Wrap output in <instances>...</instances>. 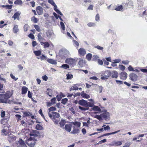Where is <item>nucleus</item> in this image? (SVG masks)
<instances>
[{
	"instance_id": "nucleus-1",
	"label": "nucleus",
	"mask_w": 147,
	"mask_h": 147,
	"mask_svg": "<svg viewBox=\"0 0 147 147\" xmlns=\"http://www.w3.org/2000/svg\"><path fill=\"white\" fill-rule=\"evenodd\" d=\"M60 57L63 58L67 57L69 55L68 51L65 49H62L60 50L59 52Z\"/></svg>"
},
{
	"instance_id": "nucleus-2",
	"label": "nucleus",
	"mask_w": 147,
	"mask_h": 147,
	"mask_svg": "<svg viewBox=\"0 0 147 147\" xmlns=\"http://www.w3.org/2000/svg\"><path fill=\"white\" fill-rule=\"evenodd\" d=\"M29 135L30 136V138H31V139L37 140L40 134L39 131L37 130H32L30 132Z\"/></svg>"
},
{
	"instance_id": "nucleus-3",
	"label": "nucleus",
	"mask_w": 147,
	"mask_h": 147,
	"mask_svg": "<svg viewBox=\"0 0 147 147\" xmlns=\"http://www.w3.org/2000/svg\"><path fill=\"white\" fill-rule=\"evenodd\" d=\"M48 115L52 119L58 118L60 117V115L59 113L54 111L48 112Z\"/></svg>"
},
{
	"instance_id": "nucleus-4",
	"label": "nucleus",
	"mask_w": 147,
	"mask_h": 147,
	"mask_svg": "<svg viewBox=\"0 0 147 147\" xmlns=\"http://www.w3.org/2000/svg\"><path fill=\"white\" fill-rule=\"evenodd\" d=\"M37 140H33L31 138H30L26 141L27 145L30 147H33L34 146L36 143V141Z\"/></svg>"
},
{
	"instance_id": "nucleus-5",
	"label": "nucleus",
	"mask_w": 147,
	"mask_h": 147,
	"mask_svg": "<svg viewBox=\"0 0 147 147\" xmlns=\"http://www.w3.org/2000/svg\"><path fill=\"white\" fill-rule=\"evenodd\" d=\"M111 75V73L110 71L108 70L105 71L102 74L101 79L103 80L107 79Z\"/></svg>"
},
{
	"instance_id": "nucleus-6",
	"label": "nucleus",
	"mask_w": 147,
	"mask_h": 147,
	"mask_svg": "<svg viewBox=\"0 0 147 147\" xmlns=\"http://www.w3.org/2000/svg\"><path fill=\"white\" fill-rule=\"evenodd\" d=\"M65 63L73 66L76 63L75 60L72 58H68L65 59Z\"/></svg>"
},
{
	"instance_id": "nucleus-7",
	"label": "nucleus",
	"mask_w": 147,
	"mask_h": 147,
	"mask_svg": "<svg viewBox=\"0 0 147 147\" xmlns=\"http://www.w3.org/2000/svg\"><path fill=\"white\" fill-rule=\"evenodd\" d=\"M17 145L18 147H27L24 141L21 139L17 141Z\"/></svg>"
},
{
	"instance_id": "nucleus-8",
	"label": "nucleus",
	"mask_w": 147,
	"mask_h": 147,
	"mask_svg": "<svg viewBox=\"0 0 147 147\" xmlns=\"http://www.w3.org/2000/svg\"><path fill=\"white\" fill-rule=\"evenodd\" d=\"M8 102L9 100H7L3 94H0V102L7 103Z\"/></svg>"
},
{
	"instance_id": "nucleus-9",
	"label": "nucleus",
	"mask_w": 147,
	"mask_h": 147,
	"mask_svg": "<svg viewBox=\"0 0 147 147\" xmlns=\"http://www.w3.org/2000/svg\"><path fill=\"white\" fill-rule=\"evenodd\" d=\"M92 109L94 111H96L100 112L105 113L107 111L106 110H104L101 111L100 109L98 106L95 105L93 106Z\"/></svg>"
},
{
	"instance_id": "nucleus-10",
	"label": "nucleus",
	"mask_w": 147,
	"mask_h": 147,
	"mask_svg": "<svg viewBox=\"0 0 147 147\" xmlns=\"http://www.w3.org/2000/svg\"><path fill=\"white\" fill-rule=\"evenodd\" d=\"M137 76L135 74L132 73L129 75L130 79L133 81H135L137 80Z\"/></svg>"
},
{
	"instance_id": "nucleus-11",
	"label": "nucleus",
	"mask_w": 147,
	"mask_h": 147,
	"mask_svg": "<svg viewBox=\"0 0 147 147\" xmlns=\"http://www.w3.org/2000/svg\"><path fill=\"white\" fill-rule=\"evenodd\" d=\"M36 10L39 15H42L43 13L42 8L40 6H38L36 8Z\"/></svg>"
},
{
	"instance_id": "nucleus-12",
	"label": "nucleus",
	"mask_w": 147,
	"mask_h": 147,
	"mask_svg": "<svg viewBox=\"0 0 147 147\" xmlns=\"http://www.w3.org/2000/svg\"><path fill=\"white\" fill-rule=\"evenodd\" d=\"M122 143L121 141H114L112 142L109 145L111 146H120L122 144Z\"/></svg>"
},
{
	"instance_id": "nucleus-13",
	"label": "nucleus",
	"mask_w": 147,
	"mask_h": 147,
	"mask_svg": "<svg viewBox=\"0 0 147 147\" xmlns=\"http://www.w3.org/2000/svg\"><path fill=\"white\" fill-rule=\"evenodd\" d=\"M12 92L11 91H7L6 93L3 94L5 95V97L7 99V100H8V99L10 98L12 94Z\"/></svg>"
},
{
	"instance_id": "nucleus-14",
	"label": "nucleus",
	"mask_w": 147,
	"mask_h": 147,
	"mask_svg": "<svg viewBox=\"0 0 147 147\" xmlns=\"http://www.w3.org/2000/svg\"><path fill=\"white\" fill-rule=\"evenodd\" d=\"M87 102L83 99L80 100L78 102V104L80 105L84 106L86 107L87 106Z\"/></svg>"
},
{
	"instance_id": "nucleus-15",
	"label": "nucleus",
	"mask_w": 147,
	"mask_h": 147,
	"mask_svg": "<svg viewBox=\"0 0 147 147\" xmlns=\"http://www.w3.org/2000/svg\"><path fill=\"white\" fill-rule=\"evenodd\" d=\"M127 77V74L125 72H122L120 74V78L123 80H125Z\"/></svg>"
},
{
	"instance_id": "nucleus-16",
	"label": "nucleus",
	"mask_w": 147,
	"mask_h": 147,
	"mask_svg": "<svg viewBox=\"0 0 147 147\" xmlns=\"http://www.w3.org/2000/svg\"><path fill=\"white\" fill-rule=\"evenodd\" d=\"M78 64L80 67H83L85 65V61L83 59H80L78 62Z\"/></svg>"
},
{
	"instance_id": "nucleus-17",
	"label": "nucleus",
	"mask_w": 147,
	"mask_h": 147,
	"mask_svg": "<svg viewBox=\"0 0 147 147\" xmlns=\"http://www.w3.org/2000/svg\"><path fill=\"white\" fill-rule=\"evenodd\" d=\"M71 127L72 125L70 124H66L65 126V129L66 131L70 132L71 131Z\"/></svg>"
},
{
	"instance_id": "nucleus-18",
	"label": "nucleus",
	"mask_w": 147,
	"mask_h": 147,
	"mask_svg": "<svg viewBox=\"0 0 147 147\" xmlns=\"http://www.w3.org/2000/svg\"><path fill=\"white\" fill-rule=\"evenodd\" d=\"M13 30L14 33H17L19 31L18 25H14Z\"/></svg>"
},
{
	"instance_id": "nucleus-19",
	"label": "nucleus",
	"mask_w": 147,
	"mask_h": 147,
	"mask_svg": "<svg viewBox=\"0 0 147 147\" xmlns=\"http://www.w3.org/2000/svg\"><path fill=\"white\" fill-rule=\"evenodd\" d=\"M79 53L82 55H84L86 53V52L84 49L80 48L78 50Z\"/></svg>"
},
{
	"instance_id": "nucleus-20",
	"label": "nucleus",
	"mask_w": 147,
	"mask_h": 147,
	"mask_svg": "<svg viewBox=\"0 0 147 147\" xmlns=\"http://www.w3.org/2000/svg\"><path fill=\"white\" fill-rule=\"evenodd\" d=\"M47 62L56 65L57 64L56 61L55 60L52 59H49L47 60Z\"/></svg>"
},
{
	"instance_id": "nucleus-21",
	"label": "nucleus",
	"mask_w": 147,
	"mask_h": 147,
	"mask_svg": "<svg viewBox=\"0 0 147 147\" xmlns=\"http://www.w3.org/2000/svg\"><path fill=\"white\" fill-rule=\"evenodd\" d=\"M73 130L71 132L74 134H78L80 132V130L78 128H76L74 126L73 127Z\"/></svg>"
},
{
	"instance_id": "nucleus-22",
	"label": "nucleus",
	"mask_w": 147,
	"mask_h": 147,
	"mask_svg": "<svg viewBox=\"0 0 147 147\" xmlns=\"http://www.w3.org/2000/svg\"><path fill=\"white\" fill-rule=\"evenodd\" d=\"M112 77L113 78H117L118 77V73L116 71H114L111 73Z\"/></svg>"
},
{
	"instance_id": "nucleus-23",
	"label": "nucleus",
	"mask_w": 147,
	"mask_h": 147,
	"mask_svg": "<svg viewBox=\"0 0 147 147\" xmlns=\"http://www.w3.org/2000/svg\"><path fill=\"white\" fill-rule=\"evenodd\" d=\"M20 14V13L18 12H16L14 13L12 18H13L15 20L16 18L18 19V18L19 19V17Z\"/></svg>"
},
{
	"instance_id": "nucleus-24",
	"label": "nucleus",
	"mask_w": 147,
	"mask_h": 147,
	"mask_svg": "<svg viewBox=\"0 0 147 147\" xmlns=\"http://www.w3.org/2000/svg\"><path fill=\"white\" fill-rule=\"evenodd\" d=\"M77 127H80L81 126V123L79 122L75 121L71 123Z\"/></svg>"
},
{
	"instance_id": "nucleus-25",
	"label": "nucleus",
	"mask_w": 147,
	"mask_h": 147,
	"mask_svg": "<svg viewBox=\"0 0 147 147\" xmlns=\"http://www.w3.org/2000/svg\"><path fill=\"white\" fill-rule=\"evenodd\" d=\"M109 114L108 113H102L101 114L102 118L103 117L105 120H107L109 119V117L108 115Z\"/></svg>"
},
{
	"instance_id": "nucleus-26",
	"label": "nucleus",
	"mask_w": 147,
	"mask_h": 147,
	"mask_svg": "<svg viewBox=\"0 0 147 147\" xmlns=\"http://www.w3.org/2000/svg\"><path fill=\"white\" fill-rule=\"evenodd\" d=\"M8 139L9 142H11L16 140V137L15 136H10L8 137Z\"/></svg>"
},
{
	"instance_id": "nucleus-27",
	"label": "nucleus",
	"mask_w": 147,
	"mask_h": 147,
	"mask_svg": "<svg viewBox=\"0 0 147 147\" xmlns=\"http://www.w3.org/2000/svg\"><path fill=\"white\" fill-rule=\"evenodd\" d=\"M92 85H94L95 86H98V88L97 90V91H99L100 93H101L102 92V89H103V87L101 86H98L97 84H92Z\"/></svg>"
},
{
	"instance_id": "nucleus-28",
	"label": "nucleus",
	"mask_w": 147,
	"mask_h": 147,
	"mask_svg": "<svg viewBox=\"0 0 147 147\" xmlns=\"http://www.w3.org/2000/svg\"><path fill=\"white\" fill-rule=\"evenodd\" d=\"M81 95L84 98H90V96L88 94L84 93V91L82 92L81 93Z\"/></svg>"
},
{
	"instance_id": "nucleus-29",
	"label": "nucleus",
	"mask_w": 147,
	"mask_h": 147,
	"mask_svg": "<svg viewBox=\"0 0 147 147\" xmlns=\"http://www.w3.org/2000/svg\"><path fill=\"white\" fill-rule=\"evenodd\" d=\"M2 135L4 136L7 135L8 133V131L5 129H3L1 130Z\"/></svg>"
},
{
	"instance_id": "nucleus-30",
	"label": "nucleus",
	"mask_w": 147,
	"mask_h": 147,
	"mask_svg": "<svg viewBox=\"0 0 147 147\" xmlns=\"http://www.w3.org/2000/svg\"><path fill=\"white\" fill-rule=\"evenodd\" d=\"M41 34L42 33H40L39 34H38V40L40 42L42 41L43 40H44V38L43 37H42L41 36Z\"/></svg>"
},
{
	"instance_id": "nucleus-31",
	"label": "nucleus",
	"mask_w": 147,
	"mask_h": 147,
	"mask_svg": "<svg viewBox=\"0 0 147 147\" xmlns=\"http://www.w3.org/2000/svg\"><path fill=\"white\" fill-rule=\"evenodd\" d=\"M92 116L94 117V118H96L100 120L102 119V118L101 114L100 115H93Z\"/></svg>"
},
{
	"instance_id": "nucleus-32",
	"label": "nucleus",
	"mask_w": 147,
	"mask_h": 147,
	"mask_svg": "<svg viewBox=\"0 0 147 147\" xmlns=\"http://www.w3.org/2000/svg\"><path fill=\"white\" fill-rule=\"evenodd\" d=\"M48 2L49 3L53 6L54 7H57V5L55 4L53 0H49Z\"/></svg>"
},
{
	"instance_id": "nucleus-33",
	"label": "nucleus",
	"mask_w": 147,
	"mask_h": 147,
	"mask_svg": "<svg viewBox=\"0 0 147 147\" xmlns=\"http://www.w3.org/2000/svg\"><path fill=\"white\" fill-rule=\"evenodd\" d=\"M60 67L65 69H67L69 68V66L67 64L62 65Z\"/></svg>"
},
{
	"instance_id": "nucleus-34",
	"label": "nucleus",
	"mask_w": 147,
	"mask_h": 147,
	"mask_svg": "<svg viewBox=\"0 0 147 147\" xmlns=\"http://www.w3.org/2000/svg\"><path fill=\"white\" fill-rule=\"evenodd\" d=\"M28 90V88L25 86H24L22 88V93L25 94L26 93Z\"/></svg>"
},
{
	"instance_id": "nucleus-35",
	"label": "nucleus",
	"mask_w": 147,
	"mask_h": 147,
	"mask_svg": "<svg viewBox=\"0 0 147 147\" xmlns=\"http://www.w3.org/2000/svg\"><path fill=\"white\" fill-rule=\"evenodd\" d=\"M23 3L22 1L17 0L14 2V4L16 5H19L22 6Z\"/></svg>"
},
{
	"instance_id": "nucleus-36",
	"label": "nucleus",
	"mask_w": 147,
	"mask_h": 147,
	"mask_svg": "<svg viewBox=\"0 0 147 147\" xmlns=\"http://www.w3.org/2000/svg\"><path fill=\"white\" fill-rule=\"evenodd\" d=\"M65 123V120L63 119L61 120L59 123V124L60 126L61 127H63L64 126Z\"/></svg>"
},
{
	"instance_id": "nucleus-37",
	"label": "nucleus",
	"mask_w": 147,
	"mask_h": 147,
	"mask_svg": "<svg viewBox=\"0 0 147 147\" xmlns=\"http://www.w3.org/2000/svg\"><path fill=\"white\" fill-rule=\"evenodd\" d=\"M36 129L38 130H42V126L40 124H37L36 127Z\"/></svg>"
},
{
	"instance_id": "nucleus-38",
	"label": "nucleus",
	"mask_w": 147,
	"mask_h": 147,
	"mask_svg": "<svg viewBox=\"0 0 147 147\" xmlns=\"http://www.w3.org/2000/svg\"><path fill=\"white\" fill-rule=\"evenodd\" d=\"M57 7H54V10L56 11V12L57 13L59 14H60L61 16L63 15L62 13H61V12L58 9H57Z\"/></svg>"
},
{
	"instance_id": "nucleus-39",
	"label": "nucleus",
	"mask_w": 147,
	"mask_h": 147,
	"mask_svg": "<svg viewBox=\"0 0 147 147\" xmlns=\"http://www.w3.org/2000/svg\"><path fill=\"white\" fill-rule=\"evenodd\" d=\"M52 90L50 89H47V94L50 96L51 97Z\"/></svg>"
},
{
	"instance_id": "nucleus-40",
	"label": "nucleus",
	"mask_w": 147,
	"mask_h": 147,
	"mask_svg": "<svg viewBox=\"0 0 147 147\" xmlns=\"http://www.w3.org/2000/svg\"><path fill=\"white\" fill-rule=\"evenodd\" d=\"M92 55L90 53L88 54L86 56V58L88 61H90L92 58Z\"/></svg>"
},
{
	"instance_id": "nucleus-41",
	"label": "nucleus",
	"mask_w": 147,
	"mask_h": 147,
	"mask_svg": "<svg viewBox=\"0 0 147 147\" xmlns=\"http://www.w3.org/2000/svg\"><path fill=\"white\" fill-rule=\"evenodd\" d=\"M67 79L68 80L71 79L73 78V75L71 74H66Z\"/></svg>"
},
{
	"instance_id": "nucleus-42",
	"label": "nucleus",
	"mask_w": 147,
	"mask_h": 147,
	"mask_svg": "<svg viewBox=\"0 0 147 147\" xmlns=\"http://www.w3.org/2000/svg\"><path fill=\"white\" fill-rule=\"evenodd\" d=\"M79 109L82 111H86L88 110L89 108L88 107H83L79 106L78 107Z\"/></svg>"
},
{
	"instance_id": "nucleus-43",
	"label": "nucleus",
	"mask_w": 147,
	"mask_h": 147,
	"mask_svg": "<svg viewBox=\"0 0 147 147\" xmlns=\"http://www.w3.org/2000/svg\"><path fill=\"white\" fill-rule=\"evenodd\" d=\"M61 96H62L63 97L64 96L63 95V94H62V93H61V94L60 95H57V100L58 101H59L61 100L62 98Z\"/></svg>"
},
{
	"instance_id": "nucleus-44",
	"label": "nucleus",
	"mask_w": 147,
	"mask_h": 147,
	"mask_svg": "<svg viewBox=\"0 0 147 147\" xmlns=\"http://www.w3.org/2000/svg\"><path fill=\"white\" fill-rule=\"evenodd\" d=\"M68 101V99L66 98L63 99L61 101V103L64 105H65Z\"/></svg>"
},
{
	"instance_id": "nucleus-45",
	"label": "nucleus",
	"mask_w": 147,
	"mask_h": 147,
	"mask_svg": "<svg viewBox=\"0 0 147 147\" xmlns=\"http://www.w3.org/2000/svg\"><path fill=\"white\" fill-rule=\"evenodd\" d=\"M35 54L37 56H38L40 55L41 51H36L34 52Z\"/></svg>"
},
{
	"instance_id": "nucleus-46",
	"label": "nucleus",
	"mask_w": 147,
	"mask_h": 147,
	"mask_svg": "<svg viewBox=\"0 0 147 147\" xmlns=\"http://www.w3.org/2000/svg\"><path fill=\"white\" fill-rule=\"evenodd\" d=\"M0 80L3 81L5 83L6 82V79L3 77V75H1L0 74Z\"/></svg>"
},
{
	"instance_id": "nucleus-47",
	"label": "nucleus",
	"mask_w": 147,
	"mask_h": 147,
	"mask_svg": "<svg viewBox=\"0 0 147 147\" xmlns=\"http://www.w3.org/2000/svg\"><path fill=\"white\" fill-rule=\"evenodd\" d=\"M78 89V88L74 85V86H72L70 88V90H76Z\"/></svg>"
},
{
	"instance_id": "nucleus-48",
	"label": "nucleus",
	"mask_w": 147,
	"mask_h": 147,
	"mask_svg": "<svg viewBox=\"0 0 147 147\" xmlns=\"http://www.w3.org/2000/svg\"><path fill=\"white\" fill-rule=\"evenodd\" d=\"M34 27L37 31L39 32L41 30L38 26L36 25L34 26Z\"/></svg>"
},
{
	"instance_id": "nucleus-49",
	"label": "nucleus",
	"mask_w": 147,
	"mask_h": 147,
	"mask_svg": "<svg viewBox=\"0 0 147 147\" xmlns=\"http://www.w3.org/2000/svg\"><path fill=\"white\" fill-rule=\"evenodd\" d=\"M123 9V7L121 5H120L118 6L117 7H116L115 9V10L117 11H121Z\"/></svg>"
},
{
	"instance_id": "nucleus-50",
	"label": "nucleus",
	"mask_w": 147,
	"mask_h": 147,
	"mask_svg": "<svg viewBox=\"0 0 147 147\" xmlns=\"http://www.w3.org/2000/svg\"><path fill=\"white\" fill-rule=\"evenodd\" d=\"M56 108L55 107H51L49 109L48 112H51V111H55L56 110Z\"/></svg>"
},
{
	"instance_id": "nucleus-51",
	"label": "nucleus",
	"mask_w": 147,
	"mask_h": 147,
	"mask_svg": "<svg viewBox=\"0 0 147 147\" xmlns=\"http://www.w3.org/2000/svg\"><path fill=\"white\" fill-rule=\"evenodd\" d=\"M29 27V26L27 24H25L24 27V30L25 32H26L28 29V28Z\"/></svg>"
},
{
	"instance_id": "nucleus-52",
	"label": "nucleus",
	"mask_w": 147,
	"mask_h": 147,
	"mask_svg": "<svg viewBox=\"0 0 147 147\" xmlns=\"http://www.w3.org/2000/svg\"><path fill=\"white\" fill-rule=\"evenodd\" d=\"M60 25L62 29L64 31L65 30V25L62 22H61Z\"/></svg>"
},
{
	"instance_id": "nucleus-53",
	"label": "nucleus",
	"mask_w": 147,
	"mask_h": 147,
	"mask_svg": "<svg viewBox=\"0 0 147 147\" xmlns=\"http://www.w3.org/2000/svg\"><path fill=\"white\" fill-rule=\"evenodd\" d=\"M31 20L35 23H37L38 22L37 19L34 17H33L32 18Z\"/></svg>"
},
{
	"instance_id": "nucleus-54",
	"label": "nucleus",
	"mask_w": 147,
	"mask_h": 147,
	"mask_svg": "<svg viewBox=\"0 0 147 147\" xmlns=\"http://www.w3.org/2000/svg\"><path fill=\"white\" fill-rule=\"evenodd\" d=\"M49 46V44L47 42H45L44 45V48L48 47Z\"/></svg>"
},
{
	"instance_id": "nucleus-55",
	"label": "nucleus",
	"mask_w": 147,
	"mask_h": 147,
	"mask_svg": "<svg viewBox=\"0 0 147 147\" xmlns=\"http://www.w3.org/2000/svg\"><path fill=\"white\" fill-rule=\"evenodd\" d=\"M94 102L91 103L90 102H88L87 103V106H86V107H92L93 106V105H94Z\"/></svg>"
},
{
	"instance_id": "nucleus-56",
	"label": "nucleus",
	"mask_w": 147,
	"mask_h": 147,
	"mask_svg": "<svg viewBox=\"0 0 147 147\" xmlns=\"http://www.w3.org/2000/svg\"><path fill=\"white\" fill-rule=\"evenodd\" d=\"M53 121L54 122V123L56 124H57L58 123L59 121V119H52Z\"/></svg>"
},
{
	"instance_id": "nucleus-57",
	"label": "nucleus",
	"mask_w": 147,
	"mask_h": 147,
	"mask_svg": "<svg viewBox=\"0 0 147 147\" xmlns=\"http://www.w3.org/2000/svg\"><path fill=\"white\" fill-rule=\"evenodd\" d=\"M96 48L98 50H102L103 49V48L102 47H101L99 45H97L95 47H94Z\"/></svg>"
},
{
	"instance_id": "nucleus-58",
	"label": "nucleus",
	"mask_w": 147,
	"mask_h": 147,
	"mask_svg": "<svg viewBox=\"0 0 147 147\" xmlns=\"http://www.w3.org/2000/svg\"><path fill=\"white\" fill-rule=\"evenodd\" d=\"M10 76L11 78L13 79L15 81L17 80L18 78H16L12 74H10Z\"/></svg>"
},
{
	"instance_id": "nucleus-59",
	"label": "nucleus",
	"mask_w": 147,
	"mask_h": 147,
	"mask_svg": "<svg viewBox=\"0 0 147 147\" xmlns=\"http://www.w3.org/2000/svg\"><path fill=\"white\" fill-rule=\"evenodd\" d=\"M119 68L121 70H124L125 68V67L123 65H120L119 66Z\"/></svg>"
},
{
	"instance_id": "nucleus-60",
	"label": "nucleus",
	"mask_w": 147,
	"mask_h": 147,
	"mask_svg": "<svg viewBox=\"0 0 147 147\" xmlns=\"http://www.w3.org/2000/svg\"><path fill=\"white\" fill-rule=\"evenodd\" d=\"M56 98H53L51 100V102L52 105H53L55 103Z\"/></svg>"
},
{
	"instance_id": "nucleus-61",
	"label": "nucleus",
	"mask_w": 147,
	"mask_h": 147,
	"mask_svg": "<svg viewBox=\"0 0 147 147\" xmlns=\"http://www.w3.org/2000/svg\"><path fill=\"white\" fill-rule=\"evenodd\" d=\"M138 4L139 6L141 7L143 5V2H142V1H141L140 0H138Z\"/></svg>"
},
{
	"instance_id": "nucleus-62",
	"label": "nucleus",
	"mask_w": 147,
	"mask_h": 147,
	"mask_svg": "<svg viewBox=\"0 0 147 147\" xmlns=\"http://www.w3.org/2000/svg\"><path fill=\"white\" fill-rule=\"evenodd\" d=\"M127 6H132L133 5V2L132 1H129L127 5Z\"/></svg>"
},
{
	"instance_id": "nucleus-63",
	"label": "nucleus",
	"mask_w": 147,
	"mask_h": 147,
	"mask_svg": "<svg viewBox=\"0 0 147 147\" xmlns=\"http://www.w3.org/2000/svg\"><path fill=\"white\" fill-rule=\"evenodd\" d=\"M24 114L25 116H28L30 115V112H24Z\"/></svg>"
},
{
	"instance_id": "nucleus-64",
	"label": "nucleus",
	"mask_w": 147,
	"mask_h": 147,
	"mask_svg": "<svg viewBox=\"0 0 147 147\" xmlns=\"http://www.w3.org/2000/svg\"><path fill=\"white\" fill-rule=\"evenodd\" d=\"M88 25L89 27L94 26L95 25V24L93 23H89L88 24Z\"/></svg>"
}]
</instances>
